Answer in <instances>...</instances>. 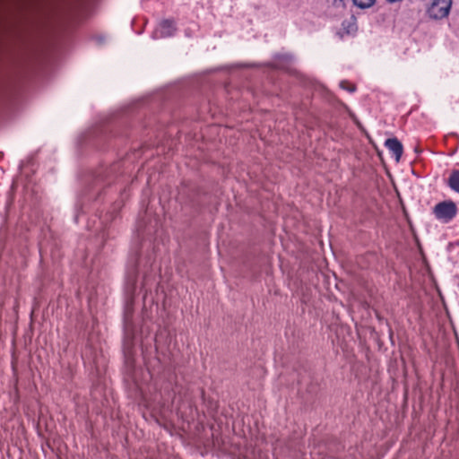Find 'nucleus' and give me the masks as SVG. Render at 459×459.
<instances>
[{
  "instance_id": "1",
  "label": "nucleus",
  "mask_w": 459,
  "mask_h": 459,
  "mask_svg": "<svg viewBox=\"0 0 459 459\" xmlns=\"http://www.w3.org/2000/svg\"><path fill=\"white\" fill-rule=\"evenodd\" d=\"M138 270L135 265H133L127 269L126 272V292L128 295L125 312H124V328H125V338H124V352L127 359L132 355V350L134 348V330L132 326V317L134 313V295L135 291L136 280H137Z\"/></svg>"
},
{
  "instance_id": "2",
  "label": "nucleus",
  "mask_w": 459,
  "mask_h": 459,
  "mask_svg": "<svg viewBox=\"0 0 459 459\" xmlns=\"http://www.w3.org/2000/svg\"><path fill=\"white\" fill-rule=\"evenodd\" d=\"M452 4V0H432L426 13L432 20H442L449 15Z\"/></svg>"
},
{
  "instance_id": "3",
  "label": "nucleus",
  "mask_w": 459,
  "mask_h": 459,
  "mask_svg": "<svg viewBox=\"0 0 459 459\" xmlns=\"http://www.w3.org/2000/svg\"><path fill=\"white\" fill-rule=\"evenodd\" d=\"M434 213L438 220L448 222L456 216L457 207L453 201H444L435 205Z\"/></svg>"
},
{
  "instance_id": "4",
  "label": "nucleus",
  "mask_w": 459,
  "mask_h": 459,
  "mask_svg": "<svg viewBox=\"0 0 459 459\" xmlns=\"http://www.w3.org/2000/svg\"><path fill=\"white\" fill-rule=\"evenodd\" d=\"M385 145L394 154L395 160L398 162L403 152L402 143L394 137L385 140Z\"/></svg>"
},
{
  "instance_id": "5",
  "label": "nucleus",
  "mask_w": 459,
  "mask_h": 459,
  "mask_svg": "<svg viewBox=\"0 0 459 459\" xmlns=\"http://www.w3.org/2000/svg\"><path fill=\"white\" fill-rule=\"evenodd\" d=\"M176 31V26L173 20H163L160 23V28L156 31V34L159 33V37L160 38H167L171 37L174 35V32Z\"/></svg>"
},
{
  "instance_id": "6",
  "label": "nucleus",
  "mask_w": 459,
  "mask_h": 459,
  "mask_svg": "<svg viewBox=\"0 0 459 459\" xmlns=\"http://www.w3.org/2000/svg\"><path fill=\"white\" fill-rule=\"evenodd\" d=\"M451 190L459 194V169H453L446 180Z\"/></svg>"
},
{
  "instance_id": "7",
  "label": "nucleus",
  "mask_w": 459,
  "mask_h": 459,
  "mask_svg": "<svg viewBox=\"0 0 459 459\" xmlns=\"http://www.w3.org/2000/svg\"><path fill=\"white\" fill-rule=\"evenodd\" d=\"M354 5L360 9H367L373 6L376 0H352Z\"/></svg>"
},
{
  "instance_id": "8",
  "label": "nucleus",
  "mask_w": 459,
  "mask_h": 459,
  "mask_svg": "<svg viewBox=\"0 0 459 459\" xmlns=\"http://www.w3.org/2000/svg\"><path fill=\"white\" fill-rule=\"evenodd\" d=\"M340 86H341V88H342V89L346 90V91H350V92H353V91H355V90H356L355 85H353V84H350V83H349L348 82H346V81H342V82H340Z\"/></svg>"
},
{
  "instance_id": "9",
  "label": "nucleus",
  "mask_w": 459,
  "mask_h": 459,
  "mask_svg": "<svg viewBox=\"0 0 459 459\" xmlns=\"http://www.w3.org/2000/svg\"><path fill=\"white\" fill-rule=\"evenodd\" d=\"M348 0H333V5L337 8H345Z\"/></svg>"
},
{
  "instance_id": "10",
  "label": "nucleus",
  "mask_w": 459,
  "mask_h": 459,
  "mask_svg": "<svg viewBox=\"0 0 459 459\" xmlns=\"http://www.w3.org/2000/svg\"><path fill=\"white\" fill-rule=\"evenodd\" d=\"M385 1L389 4H394V3L402 2L403 0H385Z\"/></svg>"
}]
</instances>
